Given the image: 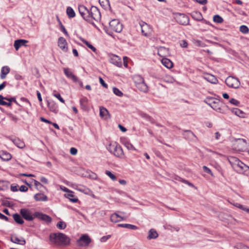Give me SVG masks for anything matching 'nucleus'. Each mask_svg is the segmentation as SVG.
<instances>
[{
	"label": "nucleus",
	"instance_id": "0e129e2a",
	"mask_svg": "<svg viewBox=\"0 0 249 249\" xmlns=\"http://www.w3.org/2000/svg\"><path fill=\"white\" fill-rule=\"evenodd\" d=\"M9 117L11 118V119L15 122H17L18 120L17 117L15 115H13L12 114H9Z\"/></svg>",
	"mask_w": 249,
	"mask_h": 249
},
{
	"label": "nucleus",
	"instance_id": "49530a36",
	"mask_svg": "<svg viewBox=\"0 0 249 249\" xmlns=\"http://www.w3.org/2000/svg\"><path fill=\"white\" fill-rule=\"evenodd\" d=\"M231 111L234 114L239 117L243 113V111L238 108H233L231 109Z\"/></svg>",
	"mask_w": 249,
	"mask_h": 249
},
{
	"label": "nucleus",
	"instance_id": "37998d69",
	"mask_svg": "<svg viewBox=\"0 0 249 249\" xmlns=\"http://www.w3.org/2000/svg\"><path fill=\"white\" fill-rule=\"evenodd\" d=\"M3 100H4V97L2 95H0V105L7 106L8 107L11 106V104L10 103H7L4 101Z\"/></svg>",
	"mask_w": 249,
	"mask_h": 249
},
{
	"label": "nucleus",
	"instance_id": "7c9ffc66",
	"mask_svg": "<svg viewBox=\"0 0 249 249\" xmlns=\"http://www.w3.org/2000/svg\"><path fill=\"white\" fill-rule=\"evenodd\" d=\"M101 6L105 9H110V6L108 0H99Z\"/></svg>",
	"mask_w": 249,
	"mask_h": 249
},
{
	"label": "nucleus",
	"instance_id": "052dcab7",
	"mask_svg": "<svg viewBox=\"0 0 249 249\" xmlns=\"http://www.w3.org/2000/svg\"><path fill=\"white\" fill-rule=\"evenodd\" d=\"M99 82L100 84L105 88H107V85L105 83L104 80L101 77H99Z\"/></svg>",
	"mask_w": 249,
	"mask_h": 249
},
{
	"label": "nucleus",
	"instance_id": "c85d7f7f",
	"mask_svg": "<svg viewBox=\"0 0 249 249\" xmlns=\"http://www.w3.org/2000/svg\"><path fill=\"white\" fill-rule=\"evenodd\" d=\"M12 141L14 144L19 148H23L25 146L24 142L18 138L13 139Z\"/></svg>",
	"mask_w": 249,
	"mask_h": 249
},
{
	"label": "nucleus",
	"instance_id": "774afa93",
	"mask_svg": "<svg viewBox=\"0 0 249 249\" xmlns=\"http://www.w3.org/2000/svg\"><path fill=\"white\" fill-rule=\"evenodd\" d=\"M40 181L43 183H44L45 184H47L48 183V179L45 178V177H41L40 178Z\"/></svg>",
	"mask_w": 249,
	"mask_h": 249
},
{
	"label": "nucleus",
	"instance_id": "6e6d98bb",
	"mask_svg": "<svg viewBox=\"0 0 249 249\" xmlns=\"http://www.w3.org/2000/svg\"><path fill=\"white\" fill-rule=\"evenodd\" d=\"M230 103L236 106H238L240 104L238 101L234 98H231L230 100Z\"/></svg>",
	"mask_w": 249,
	"mask_h": 249
},
{
	"label": "nucleus",
	"instance_id": "9d476101",
	"mask_svg": "<svg viewBox=\"0 0 249 249\" xmlns=\"http://www.w3.org/2000/svg\"><path fill=\"white\" fill-rule=\"evenodd\" d=\"M34 215L35 217L48 223H51L52 220V218L50 216L41 213L36 212L34 213Z\"/></svg>",
	"mask_w": 249,
	"mask_h": 249
},
{
	"label": "nucleus",
	"instance_id": "680f3d73",
	"mask_svg": "<svg viewBox=\"0 0 249 249\" xmlns=\"http://www.w3.org/2000/svg\"><path fill=\"white\" fill-rule=\"evenodd\" d=\"M4 100H6L7 101H8L9 102L8 103H10L11 104V102L12 101L15 102L17 104V102L16 100V99L14 97L11 98H8L7 97H4Z\"/></svg>",
	"mask_w": 249,
	"mask_h": 249
},
{
	"label": "nucleus",
	"instance_id": "cd10ccee",
	"mask_svg": "<svg viewBox=\"0 0 249 249\" xmlns=\"http://www.w3.org/2000/svg\"><path fill=\"white\" fill-rule=\"evenodd\" d=\"M10 69L8 66H4L1 68L0 78L2 79L5 78L6 75L10 72Z\"/></svg>",
	"mask_w": 249,
	"mask_h": 249
},
{
	"label": "nucleus",
	"instance_id": "09e8293b",
	"mask_svg": "<svg viewBox=\"0 0 249 249\" xmlns=\"http://www.w3.org/2000/svg\"><path fill=\"white\" fill-rule=\"evenodd\" d=\"M164 80L165 81L170 83H173L176 81L175 79L173 77L169 75H167L165 77Z\"/></svg>",
	"mask_w": 249,
	"mask_h": 249
},
{
	"label": "nucleus",
	"instance_id": "79ce46f5",
	"mask_svg": "<svg viewBox=\"0 0 249 249\" xmlns=\"http://www.w3.org/2000/svg\"><path fill=\"white\" fill-rule=\"evenodd\" d=\"M82 42L83 43H84L89 48H90L92 51H93L94 52H95L96 51V48L93 46H92L91 44H90L88 41H87V40H85V39H82Z\"/></svg>",
	"mask_w": 249,
	"mask_h": 249
},
{
	"label": "nucleus",
	"instance_id": "4468645a",
	"mask_svg": "<svg viewBox=\"0 0 249 249\" xmlns=\"http://www.w3.org/2000/svg\"><path fill=\"white\" fill-rule=\"evenodd\" d=\"M28 42V40L25 39H17L14 42V46L16 51H18L19 48L22 46H27L26 43Z\"/></svg>",
	"mask_w": 249,
	"mask_h": 249
},
{
	"label": "nucleus",
	"instance_id": "f8f14e48",
	"mask_svg": "<svg viewBox=\"0 0 249 249\" xmlns=\"http://www.w3.org/2000/svg\"><path fill=\"white\" fill-rule=\"evenodd\" d=\"M127 216H123L118 214V213H113L110 216V220L114 223H117L121 221L125 220Z\"/></svg>",
	"mask_w": 249,
	"mask_h": 249
},
{
	"label": "nucleus",
	"instance_id": "5fc2aeb1",
	"mask_svg": "<svg viewBox=\"0 0 249 249\" xmlns=\"http://www.w3.org/2000/svg\"><path fill=\"white\" fill-rule=\"evenodd\" d=\"M203 169L204 171L206 173L210 174L213 177V173H212V172L211 171L210 169H209L206 166H203Z\"/></svg>",
	"mask_w": 249,
	"mask_h": 249
},
{
	"label": "nucleus",
	"instance_id": "39448f33",
	"mask_svg": "<svg viewBox=\"0 0 249 249\" xmlns=\"http://www.w3.org/2000/svg\"><path fill=\"white\" fill-rule=\"evenodd\" d=\"M109 28L114 32L120 33L123 30V25L118 19H113L109 22Z\"/></svg>",
	"mask_w": 249,
	"mask_h": 249
},
{
	"label": "nucleus",
	"instance_id": "13d9d810",
	"mask_svg": "<svg viewBox=\"0 0 249 249\" xmlns=\"http://www.w3.org/2000/svg\"><path fill=\"white\" fill-rule=\"evenodd\" d=\"M60 28L62 32H63L67 36H69V35L68 32L66 31L65 27L61 23H60Z\"/></svg>",
	"mask_w": 249,
	"mask_h": 249
},
{
	"label": "nucleus",
	"instance_id": "f03ea898",
	"mask_svg": "<svg viewBox=\"0 0 249 249\" xmlns=\"http://www.w3.org/2000/svg\"><path fill=\"white\" fill-rule=\"evenodd\" d=\"M50 240L53 243H60L65 245L69 244L70 240L65 234L62 233H54L50 235Z\"/></svg>",
	"mask_w": 249,
	"mask_h": 249
},
{
	"label": "nucleus",
	"instance_id": "5701e85b",
	"mask_svg": "<svg viewBox=\"0 0 249 249\" xmlns=\"http://www.w3.org/2000/svg\"><path fill=\"white\" fill-rule=\"evenodd\" d=\"M247 144L246 141L245 139H238L235 140V143L234 145H239V147H235L238 149V150L241 151L242 150L243 148L246 146Z\"/></svg>",
	"mask_w": 249,
	"mask_h": 249
},
{
	"label": "nucleus",
	"instance_id": "603ef678",
	"mask_svg": "<svg viewBox=\"0 0 249 249\" xmlns=\"http://www.w3.org/2000/svg\"><path fill=\"white\" fill-rule=\"evenodd\" d=\"M125 145L126 146V147L128 149V150H135V148L134 147V146L130 143L129 142H127L125 144Z\"/></svg>",
	"mask_w": 249,
	"mask_h": 249
},
{
	"label": "nucleus",
	"instance_id": "1a4fd4ad",
	"mask_svg": "<svg viewBox=\"0 0 249 249\" xmlns=\"http://www.w3.org/2000/svg\"><path fill=\"white\" fill-rule=\"evenodd\" d=\"M176 20L180 24L186 25L189 23V19L188 16L183 14H178L176 15Z\"/></svg>",
	"mask_w": 249,
	"mask_h": 249
},
{
	"label": "nucleus",
	"instance_id": "a18cd8bd",
	"mask_svg": "<svg viewBox=\"0 0 249 249\" xmlns=\"http://www.w3.org/2000/svg\"><path fill=\"white\" fill-rule=\"evenodd\" d=\"M240 31L243 34H248L249 32V28L246 25H242L240 27Z\"/></svg>",
	"mask_w": 249,
	"mask_h": 249
},
{
	"label": "nucleus",
	"instance_id": "a878e982",
	"mask_svg": "<svg viewBox=\"0 0 249 249\" xmlns=\"http://www.w3.org/2000/svg\"><path fill=\"white\" fill-rule=\"evenodd\" d=\"M158 235L159 234L157 231L154 229H151L148 231V235L147 238L148 240L156 239L158 237Z\"/></svg>",
	"mask_w": 249,
	"mask_h": 249
},
{
	"label": "nucleus",
	"instance_id": "6ab92c4d",
	"mask_svg": "<svg viewBox=\"0 0 249 249\" xmlns=\"http://www.w3.org/2000/svg\"><path fill=\"white\" fill-rule=\"evenodd\" d=\"M63 71L64 74L68 78L72 79L73 82L78 81V78L73 74L69 68H64Z\"/></svg>",
	"mask_w": 249,
	"mask_h": 249
},
{
	"label": "nucleus",
	"instance_id": "20e7f679",
	"mask_svg": "<svg viewBox=\"0 0 249 249\" xmlns=\"http://www.w3.org/2000/svg\"><path fill=\"white\" fill-rule=\"evenodd\" d=\"M226 85L230 88L238 89L240 86L239 80L235 77L229 76L225 80Z\"/></svg>",
	"mask_w": 249,
	"mask_h": 249
},
{
	"label": "nucleus",
	"instance_id": "bf43d9fd",
	"mask_svg": "<svg viewBox=\"0 0 249 249\" xmlns=\"http://www.w3.org/2000/svg\"><path fill=\"white\" fill-rule=\"evenodd\" d=\"M111 237V235H107V236H104L103 237H102L100 239V241L101 242H106L107 240H108V239H109Z\"/></svg>",
	"mask_w": 249,
	"mask_h": 249
},
{
	"label": "nucleus",
	"instance_id": "b1692460",
	"mask_svg": "<svg viewBox=\"0 0 249 249\" xmlns=\"http://www.w3.org/2000/svg\"><path fill=\"white\" fill-rule=\"evenodd\" d=\"M0 158L4 161H8L11 159L12 156L9 153L5 151H0Z\"/></svg>",
	"mask_w": 249,
	"mask_h": 249
},
{
	"label": "nucleus",
	"instance_id": "ea45409f",
	"mask_svg": "<svg viewBox=\"0 0 249 249\" xmlns=\"http://www.w3.org/2000/svg\"><path fill=\"white\" fill-rule=\"evenodd\" d=\"M192 17L196 20H199L202 18V15L200 12H194L191 14Z\"/></svg>",
	"mask_w": 249,
	"mask_h": 249
},
{
	"label": "nucleus",
	"instance_id": "2f4dec72",
	"mask_svg": "<svg viewBox=\"0 0 249 249\" xmlns=\"http://www.w3.org/2000/svg\"><path fill=\"white\" fill-rule=\"evenodd\" d=\"M137 88L141 91L146 92L148 91V87L144 81L136 86Z\"/></svg>",
	"mask_w": 249,
	"mask_h": 249
},
{
	"label": "nucleus",
	"instance_id": "4c0bfd02",
	"mask_svg": "<svg viewBox=\"0 0 249 249\" xmlns=\"http://www.w3.org/2000/svg\"><path fill=\"white\" fill-rule=\"evenodd\" d=\"M66 12L68 17L70 18H73L75 16L74 10L71 7H68L67 8Z\"/></svg>",
	"mask_w": 249,
	"mask_h": 249
},
{
	"label": "nucleus",
	"instance_id": "412c9836",
	"mask_svg": "<svg viewBox=\"0 0 249 249\" xmlns=\"http://www.w3.org/2000/svg\"><path fill=\"white\" fill-rule=\"evenodd\" d=\"M10 241L13 243L20 245H24L26 243V241L23 238L21 237V238H19L15 236H12L10 238Z\"/></svg>",
	"mask_w": 249,
	"mask_h": 249
},
{
	"label": "nucleus",
	"instance_id": "58836bf2",
	"mask_svg": "<svg viewBox=\"0 0 249 249\" xmlns=\"http://www.w3.org/2000/svg\"><path fill=\"white\" fill-rule=\"evenodd\" d=\"M239 164H240V165L239 167L238 168L237 171L239 172H242L244 171H246L247 169L249 168V167L245 165L244 163L242 162H238Z\"/></svg>",
	"mask_w": 249,
	"mask_h": 249
},
{
	"label": "nucleus",
	"instance_id": "c9c22d12",
	"mask_svg": "<svg viewBox=\"0 0 249 249\" xmlns=\"http://www.w3.org/2000/svg\"><path fill=\"white\" fill-rule=\"evenodd\" d=\"M119 227L127 228L131 230H137L138 227L135 225L129 224H119L117 225Z\"/></svg>",
	"mask_w": 249,
	"mask_h": 249
},
{
	"label": "nucleus",
	"instance_id": "69168bd1",
	"mask_svg": "<svg viewBox=\"0 0 249 249\" xmlns=\"http://www.w3.org/2000/svg\"><path fill=\"white\" fill-rule=\"evenodd\" d=\"M167 229L170 230L171 231H172L173 230H174L177 231H179V228H178V227H172L171 226H168Z\"/></svg>",
	"mask_w": 249,
	"mask_h": 249
},
{
	"label": "nucleus",
	"instance_id": "4be33fe9",
	"mask_svg": "<svg viewBox=\"0 0 249 249\" xmlns=\"http://www.w3.org/2000/svg\"><path fill=\"white\" fill-rule=\"evenodd\" d=\"M110 62L118 67L122 66L121 59L118 56L114 55L112 56L110 59Z\"/></svg>",
	"mask_w": 249,
	"mask_h": 249
},
{
	"label": "nucleus",
	"instance_id": "8fccbe9b",
	"mask_svg": "<svg viewBox=\"0 0 249 249\" xmlns=\"http://www.w3.org/2000/svg\"><path fill=\"white\" fill-rule=\"evenodd\" d=\"M184 137L186 138L187 137L191 138L194 136V133L190 131V130H187L185 131L184 134Z\"/></svg>",
	"mask_w": 249,
	"mask_h": 249
},
{
	"label": "nucleus",
	"instance_id": "a19ab883",
	"mask_svg": "<svg viewBox=\"0 0 249 249\" xmlns=\"http://www.w3.org/2000/svg\"><path fill=\"white\" fill-rule=\"evenodd\" d=\"M213 20L214 22L221 23L223 22V19L220 16L216 15L213 16Z\"/></svg>",
	"mask_w": 249,
	"mask_h": 249
},
{
	"label": "nucleus",
	"instance_id": "e2e57ef3",
	"mask_svg": "<svg viewBox=\"0 0 249 249\" xmlns=\"http://www.w3.org/2000/svg\"><path fill=\"white\" fill-rule=\"evenodd\" d=\"M77 153V150L74 147H72L70 149V153L72 155H75Z\"/></svg>",
	"mask_w": 249,
	"mask_h": 249
},
{
	"label": "nucleus",
	"instance_id": "aec40b11",
	"mask_svg": "<svg viewBox=\"0 0 249 249\" xmlns=\"http://www.w3.org/2000/svg\"><path fill=\"white\" fill-rule=\"evenodd\" d=\"M158 54L161 57L165 58L169 55L168 49L164 47H160L158 50Z\"/></svg>",
	"mask_w": 249,
	"mask_h": 249
},
{
	"label": "nucleus",
	"instance_id": "a211bd4d",
	"mask_svg": "<svg viewBox=\"0 0 249 249\" xmlns=\"http://www.w3.org/2000/svg\"><path fill=\"white\" fill-rule=\"evenodd\" d=\"M80 105L83 110H88L89 108V100L86 97H83L80 100Z\"/></svg>",
	"mask_w": 249,
	"mask_h": 249
},
{
	"label": "nucleus",
	"instance_id": "338daca9",
	"mask_svg": "<svg viewBox=\"0 0 249 249\" xmlns=\"http://www.w3.org/2000/svg\"><path fill=\"white\" fill-rule=\"evenodd\" d=\"M19 190L23 192H26L28 190V188L26 186L22 185L20 187Z\"/></svg>",
	"mask_w": 249,
	"mask_h": 249
},
{
	"label": "nucleus",
	"instance_id": "9b49d317",
	"mask_svg": "<svg viewBox=\"0 0 249 249\" xmlns=\"http://www.w3.org/2000/svg\"><path fill=\"white\" fill-rule=\"evenodd\" d=\"M20 213L22 217L26 220L28 221H32L34 219V215L32 214L31 212L26 209H21Z\"/></svg>",
	"mask_w": 249,
	"mask_h": 249
},
{
	"label": "nucleus",
	"instance_id": "e433bc0d",
	"mask_svg": "<svg viewBox=\"0 0 249 249\" xmlns=\"http://www.w3.org/2000/svg\"><path fill=\"white\" fill-rule=\"evenodd\" d=\"M14 220L18 224H22L24 221L21 218V216L18 213L14 214L13 215Z\"/></svg>",
	"mask_w": 249,
	"mask_h": 249
},
{
	"label": "nucleus",
	"instance_id": "473e14b6",
	"mask_svg": "<svg viewBox=\"0 0 249 249\" xmlns=\"http://www.w3.org/2000/svg\"><path fill=\"white\" fill-rule=\"evenodd\" d=\"M48 107L50 111L56 113L58 111V107L57 105L53 102H48Z\"/></svg>",
	"mask_w": 249,
	"mask_h": 249
},
{
	"label": "nucleus",
	"instance_id": "c03bdc74",
	"mask_svg": "<svg viewBox=\"0 0 249 249\" xmlns=\"http://www.w3.org/2000/svg\"><path fill=\"white\" fill-rule=\"evenodd\" d=\"M66 224L63 221H59L57 223L56 227L61 230H64L66 228Z\"/></svg>",
	"mask_w": 249,
	"mask_h": 249
},
{
	"label": "nucleus",
	"instance_id": "ddd939ff",
	"mask_svg": "<svg viewBox=\"0 0 249 249\" xmlns=\"http://www.w3.org/2000/svg\"><path fill=\"white\" fill-rule=\"evenodd\" d=\"M58 45L63 52H67V42L66 41V40L64 37H60L58 38Z\"/></svg>",
	"mask_w": 249,
	"mask_h": 249
},
{
	"label": "nucleus",
	"instance_id": "72a5a7b5",
	"mask_svg": "<svg viewBox=\"0 0 249 249\" xmlns=\"http://www.w3.org/2000/svg\"><path fill=\"white\" fill-rule=\"evenodd\" d=\"M10 183L5 180L0 181V190H5L9 188Z\"/></svg>",
	"mask_w": 249,
	"mask_h": 249
},
{
	"label": "nucleus",
	"instance_id": "423d86ee",
	"mask_svg": "<svg viewBox=\"0 0 249 249\" xmlns=\"http://www.w3.org/2000/svg\"><path fill=\"white\" fill-rule=\"evenodd\" d=\"M209 103L206 102V103L210 106L212 108L215 110L216 111L223 113L224 111L221 108V105L219 101L218 100H215L213 98H211L209 100Z\"/></svg>",
	"mask_w": 249,
	"mask_h": 249
},
{
	"label": "nucleus",
	"instance_id": "f3484780",
	"mask_svg": "<svg viewBox=\"0 0 249 249\" xmlns=\"http://www.w3.org/2000/svg\"><path fill=\"white\" fill-rule=\"evenodd\" d=\"M229 161L232 167L236 170H238V168L239 167L240 164L238 163V162H241L238 159L232 157L229 159Z\"/></svg>",
	"mask_w": 249,
	"mask_h": 249
},
{
	"label": "nucleus",
	"instance_id": "393cba45",
	"mask_svg": "<svg viewBox=\"0 0 249 249\" xmlns=\"http://www.w3.org/2000/svg\"><path fill=\"white\" fill-rule=\"evenodd\" d=\"M35 199L37 201H46L48 200L47 196L41 193H38L34 196Z\"/></svg>",
	"mask_w": 249,
	"mask_h": 249
},
{
	"label": "nucleus",
	"instance_id": "0eeeda50",
	"mask_svg": "<svg viewBox=\"0 0 249 249\" xmlns=\"http://www.w3.org/2000/svg\"><path fill=\"white\" fill-rule=\"evenodd\" d=\"M91 241V239L88 235L83 234L77 240V244L80 247H88Z\"/></svg>",
	"mask_w": 249,
	"mask_h": 249
},
{
	"label": "nucleus",
	"instance_id": "6e6552de",
	"mask_svg": "<svg viewBox=\"0 0 249 249\" xmlns=\"http://www.w3.org/2000/svg\"><path fill=\"white\" fill-rule=\"evenodd\" d=\"M140 25L141 28L142 34L143 36H148L151 34L152 29L148 24L144 22L141 21L140 22Z\"/></svg>",
	"mask_w": 249,
	"mask_h": 249
},
{
	"label": "nucleus",
	"instance_id": "4d7b16f0",
	"mask_svg": "<svg viewBox=\"0 0 249 249\" xmlns=\"http://www.w3.org/2000/svg\"><path fill=\"white\" fill-rule=\"evenodd\" d=\"M33 181L34 182L35 186L36 187V188L37 189H39L41 187H43V186L39 182H38V181H37V180H36L35 179H33Z\"/></svg>",
	"mask_w": 249,
	"mask_h": 249
},
{
	"label": "nucleus",
	"instance_id": "bb28decb",
	"mask_svg": "<svg viewBox=\"0 0 249 249\" xmlns=\"http://www.w3.org/2000/svg\"><path fill=\"white\" fill-rule=\"evenodd\" d=\"M161 63L165 67L168 69H171L173 66L172 62L170 59L165 57L162 59Z\"/></svg>",
	"mask_w": 249,
	"mask_h": 249
},
{
	"label": "nucleus",
	"instance_id": "dca6fc26",
	"mask_svg": "<svg viewBox=\"0 0 249 249\" xmlns=\"http://www.w3.org/2000/svg\"><path fill=\"white\" fill-rule=\"evenodd\" d=\"M202 77L208 82L212 84H216L218 82V80L216 78L214 75L209 73H204Z\"/></svg>",
	"mask_w": 249,
	"mask_h": 249
},
{
	"label": "nucleus",
	"instance_id": "de8ad7c7",
	"mask_svg": "<svg viewBox=\"0 0 249 249\" xmlns=\"http://www.w3.org/2000/svg\"><path fill=\"white\" fill-rule=\"evenodd\" d=\"M106 174L112 180H116L117 178L110 171L106 170L105 172Z\"/></svg>",
	"mask_w": 249,
	"mask_h": 249
},
{
	"label": "nucleus",
	"instance_id": "f704fd0d",
	"mask_svg": "<svg viewBox=\"0 0 249 249\" xmlns=\"http://www.w3.org/2000/svg\"><path fill=\"white\" fill-rule=\"evenodd\" d=\"M133 80L136 86L144 81L143 78L140 75H135L133 76Z\"/></svg>",
	"mask_w": 249,
	"mask_h": 249
},
{
	"label": "nucleus",
	"instance_id": "7ed1b4c3",
	"mask_svg": "<svg viewBox=\"0 0 249 249\" xmlns=\"http://www.w3.org/2000/svg\"><path fill=\"white\" fill-rule=\"evenodd\" d=\"M107 149L110 153L118 158L123 159L124 157V154L122 147L116 142L110 143L107 146Z\"/></svg>",
	"mask_w": 249,
	"mask_h": 249
},
{
	"label": "nucleus",
	"instance_id": "864d4df0",
	"mask_svg": "<svg viewBox=\"0 0 249 249\" xmlns=\"http://www.w3.org/2000/svg\"><path fill=\"white\" fill-rule=\"evenodd\" d=\"M53 95L57 98L61 103H64V100L61 97V95L59 93H53Z\"/></svg>",
	"mask_w": 249,
	"mask_h": 249
},
{
	"label": "nucleus",
	"instance_id": "2eb2a0df",
	"mask_svg": "<svg viewBox=\"0 0 249 249\" xmlns=\"http://www.w3.org/2000/svg\"><path fill=\"white\" fill-rule=\"evenodd\" d=\"M100 116L104 120H107L110 118V115L108 111L103 107H100Z\"/></svg>",
	"mask_w": 249,
	"mask_h": 249
},
{
	"label": "nucleus",
	"instance_id": "3c124183",
	"mask_svg": "<svg viewBox=\"0 0 249 249\" xmlns=\"http://www.w3.org/2000/svg\"><path fill=\"white\" fill-rule=\"evenodd\" d=\"M113 90L114 93L116 95L118 96H122L123 95V93L118 89L114 88Z\"/></svg>",
	"mask_w": 249,
	"mask_h": 249
},
{
	"label": "nucleus",
	"instance_id": "c756f323",
	"mask_svg": "<svg viewBox=\"0 0 249 249\" xmlns=\"http://www.w3.org/2000/svg\"><path fill=\"white\" fill-rule=\"evenodd\" d=\"M65 196L69 198L70 200L72 202L76 203L78 201V199L77 198L74 197V195H73V192L71 191H70L68 193L65 195Z\"/></svg>",
	"mask_w": 249,
	"mask_h": 249
},
{
	"label": "nucleus",
	"instance_id": "f257e3e1",
	"mask_svg": "<svg viewBox=\"0 0 249 249\" xmlns=\"http://www.w3.org/2000/svg\"><path fill=\"white\" fill-rule=\"evenodd\" d=\"M78 10L82 18L88 22L94 24V21H100L101 18L99 10L96 6H91L89 10L84 5H80Z\"/></svg>",
	"mask_w": 249,
	"mask_h": 249
}]
</instances>
